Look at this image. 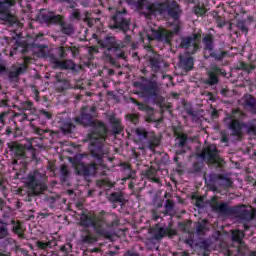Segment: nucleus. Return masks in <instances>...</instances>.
I'll use <instances>...</instances> for the list:
<instances>
[{
	"label": "nucleus",
	"instance_id": "37998d69",
	"mask_svg": "<svg viewBox=\"0 0 256 256\" xmlns=\"http://www.w3.org/2000/svg\"><path fill=\"white\" fill-rule=\"evenodd\" d=\"M82 243H88L89 245L95 243L97 241V238L94 237L91 232L85 231V234L82 235L81 239Z\"/></svg>",
	"mask_w": 256,
	"mask_h": 256
},
{
	"label": "nucleus",
	"instance_id": "a18cd8bd",
	"mask_svg": "<svg viewBox=\"0 0 256 256\" xmlns=\"http://www.w3.org/2000/svg\"><path fill=\"white\" fill-rule=\"evenodd\" d=\"M123 129V124H121V122H118L117 124H112L111 133L112 135L117 137V135H121V133H123Z\"/></svg>",
	"mask_w": 256,
	"mask_h": 256
},
{
	"label": "nucleus",
	"instance_id": "864d4df0",
	"mask_svg": "<svg viewBox=\"0 0 256 256\" xmlns=\"http://www.w3.org/2000/svg\"><path fill=\"white\" fill-rule=\"evenodd\" d=\"M12 231H14V233H16L20 239H25V234H23V228L21 227V224L14 225Z\"/></svg>",
	"mask_w": 256,
	"mask_h": 256
},
{
	"label": "nucleus",
	"instance_id": "49530a36",
	"mask_svg": "<svg viewBox=\"0 0 256 256\" xmlns=\"http://www.w3.org/2000/svg\"><path fill=\"white\" fill-rule=\"evenodd\" d=\"M96 187H107L111 189V187H115V182L109 181V179H101L96 181Z\"/></svg>",
	"mask_w": 256,
	"mask_h": 256
},
{
	"label": "nucleus",
	"instance_id": "2f4dec72",
	"mask_svg": "<svg viewBox=\"0 0 256 256\" xmlns=\"http://www.w3.org/2000/svg\"><path fill=\"white\" fill-rule=\"evenodd\" d=\"M174 135L176 137V141H178L175 144L176 147L183 148L185 147V145H187V139H188L187 134L174 130Z\"/></svg>",
	"mask_w": 256,
	"mask_h": 256
},
{
	"label": "nucleus",
	"instance_id": "5701e85b",
	"mask_svg": "<svg viewBox=\"0 0 256 256\" xmlns=\"http://www.w3.org/2000/svg\"><path fill=\"white\" fill-rule=\"evenodd\" d=\"M211 208L214 213H219L220 215H227L229 213V206L225 203L217 202V198H212Z\"/></svg>",
	"mask_w": 256,
	"mask_h": 256
},
{
	"label": "nucleus",
	"instance_id": "dca6fc26",
	"mask_svg": "<svg viewBox=\"0 0 256 256\" xmlns=\"http://www.w3.org/2000/svg\"><path fill=\"white\" fill-rule=\"evenodd\" d=\"M98 45L102 49H107V51H114V49H121V44L117 42V38L114 36L107 35L102 40H98Z\"/></svg>",
	"mask_w": 256,
	"mask_h": 256
},
{
	"label": "nucleus",
	"instance_id": "9b49d317",
	"mask_svg": "<svg viewBox=\"0 0 256 256\" xmlns=\"http://www.w3.org/2000/svg\"><path fill=\"white\" fill-rule=\"evenodd\" d=\"M206 75L207 79L204 80V85H209V87H213L215 85H219V75H221L222 77H227V71L213 64L206 72Z\"/></svg>",
	"mask_w": 256,
	"mask_h": 256
},
{
	"label": "nucleus",
	"instance_id": "3c124183",
	"mask_svg": "<svg viewBox=\"0 0 256 256\" xmlns=\"http://www.w3.org/2000/svg\"><path fill=\"white\" fill-rule=\"evenodd\" d=\"M33 132L36 133V135H45V133H50V135H55V131L49 130V129H41L39 127L33 126Z\"/></svg>",
	"mask_w": 256,
	"mask_h": 256
},
{
	"label": "nucleus",
	"instance_id": "c756f323",
	"mask_svg": "<svg viewBox=\"0 0 256 256\" xmlns=\"http://www.w3.org/2000/svg\"><path fill=\"white\" fill-rule=\"evenodd\" d=\"M166 13L170 17H174V19H177L179 17V4L175 1H168V7L166 8Z\"/></svg>",
	"mask_w": 256,
	"mask_h": 256
},
{
	"label": "nucleus",
	"instance_id": "9d476101",
	"mask_svg": "<svg viewBox=\"0 0 256 256\" xmlns=\"http://www.w3.org/2000/svg\"><path fill=\"white\" fill-rule=\"evenodd\" d=\"M199 43H201V34L196 33L182 38L180 47L185 49L188 55H193L197 52V49H199Z\"/></svg>",
	"mask_w": 256,
	"mask_h": 256
},
{
	"label": "nucleus",
	"instance_id": "6ab92c4d",
	"mask_svg": "<svg viewBox=\"0 0 256 256\" xmlns=\"http://www.w3.org/2000/svg\"><path fill=\"white\" fill-rule=\"evenodd\" d=\"M179 59H180L178 63L179 69H181L184 73H189V71H192L193 65H194L193 57L191 56L185 57L183 55H180Z\"/></svg>",
	"mask_w": 256,
	"mask_h": 256
},
{
	"label": "nucleus",
	"instance_id": "0eeeda50",
	"mask_svg": "<svg viewBox=\"0 0 256 256\" xmlns=\"http://www.w3.org/2000/svg\"><path fill=\"white\" fill-rule=\"evenodd\" d=\"M95 117H97V107L84 106L80 109V116L75 117L74 121L84 127H93Z\"/></svg>",
	"mask_w": 256,
	"mask_h": 256
},
{
	"label": "nucleus",
	"instance_id": "4c0bfd02",
	"mask_svg": "<svg viewBox=\"0 0 256 256\" xmlns=\"http://www.w3.org/2000/svg\"><path fill=\"white\" fill-rule=\"evenodd\" d=\"M131 103L138 106L139 111H145L146 113H153V108L137 101L135 98H130Z\"/></svg>",
	"mask_w": 256,
	"mask_h": 256
},
{
	"label": "nucleus",
	"instance_id": "7ed1b4c3",
	"mask_svg": "<svg viewBox=\"0 0 256 256\" xmlns=\"http://www.w3.org/2000/svg\"><path fill=\"white\" fill-rule=\"evenodd\" d=\"M8 149L11 153H13L16 159H33V161H39V152L37 149L33 148V144L29 146L25 144H21L17 141L9 142Z\"/></svg>",
	"mask_w": 256,
	"mask_h": 256
},
{
	"label": "nucleus",
	"instance_id": "423d86ee",
	"mask_svg": "<svg viewBox=\"0 0 256 256\" xmlns=\"http://www.w3.org/2000/svg\"><path fill=\"white\" fill-rule=\"evenodd\" d=\"M133 86L136 89H139L136 92V95H140L144 99H151V97H159V93L161 91V86L157 81H149L147 84H143L141 82H134Z\"/></svg>",
	"mask_w": 256,
	"mask_h": 256
},
{
	"label": "nucleus",
	"instance_id": "412c9836",
	"mask_svg": "<svg viewBox=\"0 0 256 256\" xmlns=\"http://www.w3.org/2000/svg\"><path fill=\"white\" fill-rule=\"evenodd\" d=\"M209 179L212 183H217L220 187H230L233 182L231 179L221 175V174H210Z\"/></svg>",
	"mask_w": 256,
	"mask_h": 256
},
{
	"label": "nucleus",
	"instance_id": "c9c22d12",
	"mask_svg": "<svg viewBox=\"0 0 256 256\" xmlns=\"http://www.w3.org/2000/svg\"><path fill=\"white\" fill-rule=\"evenodd\" d=\"M60 175L61 180L65 183L69 177H71V170L69 169V166L67 164H62L60 166Z\"/></svg>",
	"mask_w": 256,
	"mask_h": 256
},
{
	"label": "nucleus",
	"instance_id": "f3484780",
	"mask_svg": "<svg viewBox=\"0 0 256 256\" xmlns=\"http://www.w3.org/2000/svg\"><path fill=\"white\" fill-rule=\"evenodd\" d=\"M41 19L47 25H61L63 21H65V17L63 15L55 14V12L42 13Z\"/></svg>",
	"mask_w": 256,
	"mask_h": 256
},
{
	"label": "nucleus",
	"instance_id": "f704fd0d",
	"mask_svg": "<svg viewBox=\"0 0 256 256\" xmlns=\"http://www.w3.org/2000/svg\"><path fill=\"white\" fill-rule=\"evenodd\" d=\"M192 3H197V6L195 7V13L196 15H205L207 13V9H205V3H207V0H192Z\"/></svg>",
	"mask_w": 256,
	"mask_h": 256
},
{
	"label": "nucleus",
	"instance_id": "a878e982",
	"mask_svg": "<svg viewBox=\"0 0 256 256\" xmlns=\"http://www.w3.org/2000/svg\"><path fill=\"white\" fill-rule=\"evenodd\" d=\"M108 200L111 203H121L122 205H125V203L127 202V200L125 199V193L121 190H118L117 192H112L109 195Z\"/></svg>",
	"mask_w": 256,
	"mask_h": 256
},
{
	"label": "nucleus",
	"instance_id": "b1692460",
	"mask_svg": "<svg viewBox=\"0 0 256 256\" xmlns=\"http://www.w3.org/2000/svg\"><path fill=\"white\" fill-rule=\"evenodd\" d=\"M53 69H75V62L73 60L59 61L57 58L52 60Z\"/></svg>",
	"mask_w": 256,
	"mask_h": 256
},
{
	"label": "nucleus",
	"instance_id": "6e6d98bb",
	"mask_svg": "<svg viewBox=\"0 0 256 256\" xmlns=\"http://www.w3.org/2000/svg\"><path fill=\"white\" fill-rule=\"evenodd\" d=\"M165 235H167V230H165L164 228H159L157 232L154 234L153 239L159 241V239H163Z\"/></svg>",
	"mask_w": 256,
	"mask_h": 256
},
{
	"label": "nucleus",
	"instance_id": "774afa93",
	"mask_svg": "<svg viewBox=\"0 0 256 256\" xmlns=\"http://www.w3.org/2000/svg\"><path fill=\"white\" fill-rule=\"evenodd\" d=\"M247 133H251L252 135H256V125L251 124L248 126Z\"/></svg>",
	"mask_w": 256,
	"mask_h": 256
},
{
	"label": "nucleus",
	"instance_id": "4468645a",
	"mask_svg": "<svg viewBox=\"0 0 256 256\" xmlns=\"http://www.w3.org/2000/svg\"><path fill=\"white\" fill-rule=\"evenodd\" d=\"M114 25L110 26V29H121L122 31L129 30V19L127 18V10L117 11L114 16H112Z\"/></svg>",
	"mask_w": 256,
	"mask_h": 256
},
{
	"label": "nucleus",
	"instance_id": "58836bf2",
	"mask_svg": "<svg viewBox=\"0 0 256 256\" xmlns=\"http://www.w3.org/2000/svg\"><path fill=\"white\" fill-rule=\"evenodd\" d=\"M237 69L245 71L246 73H253V71L256 69V66L254 64H246L245 62H240L237 66Z\"/></svg>",
	"mask_w": 256,
	"mask_h": 256
},
{
	"label": "nucleus",
	"instance_id": "20e7f679",
	"mask_svg": "<svg viewBox=\"0 0 256 256\" xmlns=\"http://www.w3.org/2000/svg\"><path fill=\"white\" fill-rule=\"evenodd\" d=\"M199 157H201L204 163L208 165H213L218 169H222V167H225V159L221 156L219 150L217 149V146H215L214 144L205 146L199 154Z\"/></svg>",
	"mask_w": 256,
	"mask_h": 256
},
{
	"label": "nucleus",
	"instance_id": "5fc2aeb1",
	"mask_svg": "<svg viewBox=\"0 0 256 256\" xmlns=\"http://www.w3.org/2000/svg\"><path fill=\"white\" fill-rule=\"evenodd\" d=\"M201 169H203V162H194L190 173H201Z\"/></svg>",
	"mask_w": 256,
	"mask_h": 256
},
{
	"label": "nucleus",
	"instance_id": "c03bdc74",
	"mask_svg": "<svg viewBox=\"0 0 256 256\" xmlns=\"http://www.w3.org/2000/svg\"><path fill=\"white\" fill-rule=\"evenodd\" d=\"M225 55H227V52L219 49V50H215V51H210V57H213L214 59H216V61H222L223 58L225 57Z\"/></svg>",
	"mask_w": 256,
	"mask_h": 256
},
{
	"label": "nucleus",
	"instance_id": "4be33fe9",
	"mask_svg": "<svg viewBox=\"0 0 256 256\" xmlns=\"http://www.w3.org/2000/svg\"><path fill=\"white\" fill-rule=\"evenodd\" d=\"M148 61L154 73L161 71V63H163V58H161V55L157 53H152V55L148 57Z\"/></svg>",
	"mask_w": 256,
	"mask_h": 256
},
{
	"label": "nucleus",
	"instance_id": "8fccbe9b",
	"mask_svg": "<svg viewBox=\"0 0 256 256\" xmlns=\"http://www.w3.org/2000/svg\"><path fill=\"white\" fill-rule=\"evenodd\" d=\"M73 129H75V126L71 122H64L61 126L62 133H73Z\"/></svg>",
	"mask_w": 256,
	"mask_h": 256
},
{
	"label": "nucleus",
	"instance_id": "13d9d810",
	"mask_svg": "<svg viewBox=\"0 0 256 256\" xmlns=\"http://www.w3.org/2000/svg\"><path fill=\"white\" fill-rule=\"evenodd\" d=\"M139 114H127L126 119L130 121V123H133L134 125H137L139 123Z\"/></svg>",
	"mask_w": 256,
	"mask_h": 256
},
{
	"label": "nucleus",
	"instance_id": "338daca9",
	"mask_svg": "<svg viewBox=\"0 0 256 256\" xmlns=\"http://www.w3.org/2000/svg\"><path fill=\"white\" fill-rule=\"evenodd\" d=\"M188 115L192 117V121H199V116L197 115L196 111L193 110H187Z\"/></svg>",
	"mask_w": 256,
	"mask_h": 256
},
{
	"label": "nucleus",
	"instance_id": "ea45409f",
	"mask_svg": "<svg viewBox=\"0 0 256 256\" xmlns=\"http://www.w3.org/2000/svg\"><path fill=\"white\" fill-rule=\"evenodd\" d=\"M164 215H171L175 209V202L171 199H167L164 204Z\"/></svg>",
	"mask_w": 256,
	"mask_h": 256
},
{
	"label": "nucleus",
	"instance_id": "bb28decb",
	"mask_svg": "<svg viewBox=\"0 0 256 256\" xmlns=\"http://www.w3.org/2000/svg\"><path fill=\"white\" fill-rule=\"evenodd\" d=\"M32 51L36 55V57H47V55H49L50 53L49 46L47 45L33 44Z\"/></svg>",
	"mask_w": 256,
	"mask_h": 256
},
{
	"label": "nucleus",
	"instance_id": "bf43d9fd",
	"mask_svg": "<svg viewBox=\"0 0 256 256\" xmlns=\"http://www.w3.org/2000/svg\"><path fill=\"white\" fill-rule=\"evenodd\" d=\"M71 17L76 21H81V11L79 9H73Z\"/></svg>",
	"mask_w": 256,
	"mask_h": 256
},
{
	"label": "nucleus",
	"instance_id": "f8f14e48",
	"mask_svg": "<svg viewBox=\"0 0 256 256\" xmlns=\"http://www.w3.org/2000/svg\"><path fill=\"white\" fill-rule=\"evenodd\" d=\"M225 123L228 126V129L231 131V136L234 137L235 141H241L245 136L243 128L247 127L244 123L239 122L237 119L226 118Z\"/></svg>",
	"mask_w": 256,
	"mask_h": 256
},
{
	"label": "nucleus",
	"instance_id": "aec40b11",
	"mask_svg": "<svg viewBox=\"0 0 256 256\" xmlns=\"http://www.w3.org/2000/svg\"><path fill=\"white\" fill-rule=\"evenodd\" d=\"M242 105L245 109H248L250 113L256 115V99L251 94H246L242 98Z\"/></svg>",
	"mask_w": 256,
	"mask_h": 256
},
{
	"label": "nucleus",
	"instance_id": "7c9ffc66",
	"mask_svg": "<svg viewBox=\"0 0 256 256\" xmlns=\"http://www.w3.org/2000/svg\"><path fill=\"white\" fill-rule=\"evenodd\" d=\"M161 145V138L159 136L151 135L148 138L146 147L155 153V149Z\"/></svg>",
	"mask_w": 256,
	"mask_h": 256
},
{
	"label": "nucleus",
	"instance_id": "0e129e2a",
	"mask_svg": "<svg viewBox=\"0 0 256 256\" xmlns=\"http://www.w3.org/2000/svg\"><path fill=\"white\" fill-rule=\"evenodd\" d=\"M36 247H38V249H47V247H49V242H41V241H37L36 242Z\"/></svg>",
	"mask_w": 256,
	"mask_h": 256
},
{
	"label": "nucleus",
	"instance_id": "39448f33",
	"mask_svg": "<svg viewBox=\"0 0 256 256\" xmlns=\"http://www.w3.org/2000/svg\"><path fill=\"white\" fill-rule=\"evenodd\" d=\"M169 1H165L162 3L159 2H150L148 0H140L138 2V9L141 10V13L145 15V17H151L154 13H167V7Z\"/></svg>",
	"mask_w": 256,
	"mask_h": 256
},
{
	"label": "nucleus",
	"instance_id": "603ef678",
	"mask_svg": "<svg viewBox=\"0 0 256 256\" xmlns=\"http://www.w3.org/2000/svg\"><path fill=\"white\" fill-rule=\"evenodd\" d=\"M112 51L116 59H123L124 61H127V55H125V51H123L121 48H117Z\"/></svg>",
	"mask_w": 256,
	"mask_h": 256
},
{
	"label": "nucleus",
	"instance_id": "473e14b6",
	"mask_svg": "<svg viewBox=\"0 0 256 256\" xmlns=\"http://www.w3.org/2000/svg\"><path fill=\"white\" fill-rule=\"evenodd\" d=\"M245 239V232L241 230H232L231 231V241L232 243H243Z\"/></svg>",
	"mask_w": 256,
	"mask_h": 256
},
{
	"label": "nucleus",
	"instance_id": "72a5a7b5",
	"mask_svg": "<svg viewBox=\"0 0 256 256\" xmlns=\"http://www.w3.org/2000/svg\"><path fill=\"white\" fill-rule=\"evenodd\" d=\"M60 27V31L64 35H73V33H75V26L71 23L65 22V20L60 24Z\"/></svg>",
	"mask_w": 256,
	"mask_h": 256
},
{
	"label": "nucleus",
	"instance_id": "09e8293b",
	"mask_svg": "<svg viewBox=\"0 0 256 256\" xmlns=\"http://www.w3.org/2000/svg\"><path fill=\"white\" fill-rule=\"evenodd\" d=\"M207 220H203L202 222H198L196 224V232L199 234V235H204L205 234V231H207Z\"/></svg>",
	"mask_w": 256,
	"mask_h": 256
},
{
	"label": "nucleus",
	"instance_id": "f257e3e1",
	"mask_svg": "<svg viewBox=\"0 0 256 256\" xmlns=\"http://www.w3.org/2000/svg\"><path fill=\"white\" fill-rule=\"evenodd\" d=\"M92 127H94V131L87 135L85 141L90 142V151L93 157L101 161L103 155L107 153L103 149V143H105V139H107V125L99 120H95Z\"/></svg>",
	"mask_w": 256,
	"mask_h": 256
},
{
	"label": "nucleus",
	"instance_id": "a19ab883",
	"mask_svg": "<svg viewBox=\"0 0 256 256\" xmlns=\"http://www.w3.org/2000/svg\"><path fill=\"white\" fill-rule=\"evenodd\" d=\"M7 225H9V223L0 220V239L9 237V229H7Z\"/></svg>",
	"mask_w": 256,
	"mask_h": 256
},
{
	"label": "nucleus",
	"instance_id": "4d7b16f0",
	"mask_svg": "<svg viewBox=\"0 0 256 256\" xmlns=\"http://www.w3.org/2000/svg\"><path fill=\"white\" fill-rule=\"evenodd\" d=\"M196 245L202 251H207L211 247V244L207 240H200Z\"/></svg>",
	"mask_w": 256,
	"mask_h": 256
},
{
	"label": "nucleus",
	"instance_id": "393cba45",
	"mask_svg": "<svg viewBox=\"0 0 256 256\" xmlns=\"http://www.w3.org/2000/svg\"><path fill=\"white\" fill-rule=\"evenodd\" d=\"M53 69H75V62L73 60L59 61L57 58L52 60Z\"/></svg>",
	"mask_w": 256,
	"mask_h": 256
},
{
	"label": "nucleus",
	"instance_id": "1a4fd4ad",
	"mask_svg": "<svg viewBox=\"0 0 256 256\" xmlns=\"http://www.w3.org/2000/svg\"><path fill=\"white\" fill-rule=\"evenodd\" d=\"M17 0H0V19L8 23H17V17L11 14V7H15Z\"/></svg>",
	"mask_w": 256,
	"mask_h": 256
},
{
	"label": "nucleus",
	"instance_id": "cd10ccee",
	"mask_svg": "<svg viewBox=\"0 0 256 256\" xmlns=\"http://www.w3.org/2000/svg\"><path fill=\"white\" fill-rule=\"evenodd\" d=\"M236 216H238L240 219H244V221H252V219H255V210L251 208H242L239 210Z\"/></svg>",
	"mask_w": 256,
	"mask_h": 256
},
{
	"label": "nucleus",
	"instance_id": "a211bd4d",
	"mask_svg": "<svg viewBox=\"0 0 256 256\" xmlns=\"http://www.w3.org/2000/svg\"><path fill=\"white\" fill-rule=\"evenodd\" d=\"M25 71H27V66L23 64L11 66L7 73L8 79H10V81H19V75L25 73Z\"/></svg>",
	"mask_w": 256,
	"mask_h": 256
},
{
	"label": "nucleus",
	"instance_id": "c85d7f7f",
	"mask_svg": "<svg viewBox=\"0 0 256 256\" xmlns=\"http://www.w3.org/2000/svg\"><path fill=\"white\" fill-rule=\"evenodd\" d=\"M56 82L55 87L57 91H65V89H69V80L61 77V73L56 74L55 76Z\"/></svg>",
	"mask_w": 256,
	"mask_h": 256
},
{
	"label": "nucleus",
	"instance_id": "6e6552de",
	"mask_svg": "<svg viewBox=\"0 0 256 256\" xmlns=\"http://www.w3.org/2000/svg\"><path fill=\"white\" fill-rule=\"evenodd\" d=\"M76 175L83 177L85 181L91 183V177L97 175V163L85 164L80 162L75 166Z\"/></svg>",
	"mask_w": 256,
	"mask_h": 256
},
{
	"label": "nucleus",
	"instance_id": "e2e57ef3",
	"mask_svg": "<svg viewBox=\"0 0 256 256\" xmlns=\"http://www.w3.org/2000/svg\"><path fill=\"white\" fill-rule=\"evenodd\" d=\"M58 55L60 59H65L67 57V52H65V47L61 46L58 49Z\"/></svg>",
	"mask_w": 256,
	"mask_h": 256
},
{
	"label": "nucleus",
	"instance_id": "e433bc0d",
	"mask_svg": "<svg viewBox=\"0 0 256 256\" xmlns=\"http://www.w3.org/2000/svg\"><path fill=\"white\" fill-rule=\"evenodd\" d=\"M134 133L140 141H145L149 137V132L145 128L138 127L134 130Z\"/></svg>",
	"mask_w": 256,
	"mask_h": 256
},
{
	"label": "nucleus",
	"instance_id": "680f3d73",
	"mask_svg": "<svg viewBox=\"0 0 256 256\" xmlns=\"http://www.w3.org/2000/svg\"><path fill=\"white\" fill-rule=\"evenodd\" d=\"M105 58H106V61L108 63H110L111 65H114L115 67H117V61L110 54H106Z\"/></svg>",
	"mask_w": 256,
	"mask_h": 256
},
{
	"label": "nucleus",
	"instance_id": "ddd939ff",
	"mask_svg": "<svg viewBox=\"0 0 256 256\" xmlns=\"http://www.w3.org/2000/svg\"><path fill=\"white\" fill-rule=\"evenodd\" d=\"M150 41H159L166 45H171L173 41V32L165 28H159L158 30H152V36H148Z\"/></svg>",
	"mask_w": 256,
	"mask_h": 256
},
{
	"label": "nucleus",
	"instance_id": "de8ad7c7",
	"mask_svg": "<svg viewBox=\"0 0 256 256\" xmlns=\"http://www.w3.org/2000/svg\"><path fill=\"white\" fill-rule=\"evenodd\" d=\"M145 175L148 179H152L154 183H159V178L155 177V175H157V170L155 168H149L146 170Z\"/></svg>",
	"mask_w": 256,
	"mask_h": 256
},
{
	"label": "nucleus",
	"instance_id": "2eb2a0df",
	"mask_svg": "<svg viewBox=\"0 0 256 256\" xmlns=\"http://www.w3.org/2000/svg\"><path fill=\"white\" fill-rule=\"evenodd\" d=\"M81 225H84V227H94L96 229V233H100L103 237L106 239H111L112 235L109 232L101 231L97 228V222H95V216L93 215H87V214H81L80 216Z\"/></svg>",
	"mask_w": 256,
	"mask_h": 256
},
{
	"label": "nucleus",
	"instance_id": "69168bd1",
	"mask_svg": "<svg viewBox=\"0 0 256 256\" xmlns=\"http://www.w3.org/2000/svg\"><path fill=\"white\" fill-rule=\"evenodd\" d=\"M238 28L241 29L242 33H244L245 35H247V33L249 32V29L243 22H238Z\"/></svg>",
	"mask_w": 256,
	"mask_h": 256
},
{
	"label": "nucleus",
	"instance_id": "f03ea898",
	"mask_svg": "<svg viewBox=\"0 0 256 256\" xmlns=\"http://www.w3.org/2000/svg\"><path fill=\"white\" fill-rule=\"evenodd\" d=\"M28 197H39L47 191V184L43 182V174L39 171L30 173L26 179Z\"/></svg>",
	"mask_w": 256,
	"mask_h": 256
},
{
	"label": "nucleus",
	"instance_id": "052dcab7",
	"mask_svg": "<svg viewBox=\"0 0 256 256\" xmlns=\"http://www.w3.org/2000/svg\"><path fill=\"white\" fill-rule=\"evenodd\" d=\"M109 123L112 125H116L117 123H121V120L115 116V114H111L108 116Z\"/></svg>",
	"mask_w": 256,
	"mask_h": 256
},
{
	"label": "nucleus",
	"instance_id": "79ce46f5",
	"mask_svg": "<svg viewBox=\"0 0 256 256\" xmlns=\"http://www.w3.org/2000/svg\"><path fill=\"white\" fill-rule=\"evenodd\" d=\"M213 35L211 34H207L204 38H203V43L205 45V49L207 51H213Z\"/></svg>",
	"mask_w": 256,
	"mask_h": 256
}]
</instances>
